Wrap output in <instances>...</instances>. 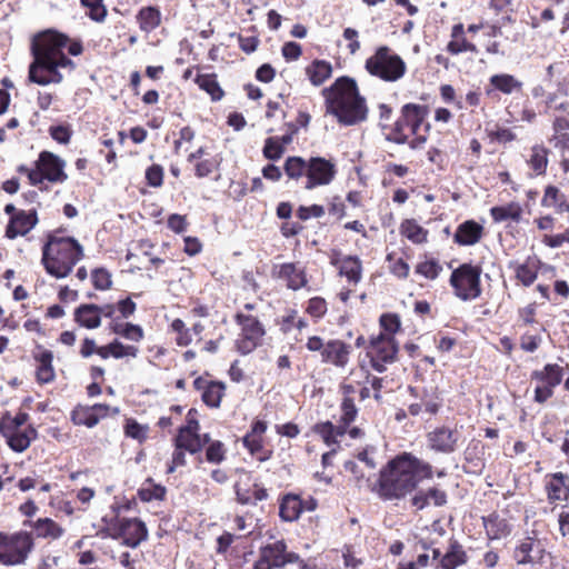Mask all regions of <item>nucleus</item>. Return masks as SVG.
Segmentation results:
<instances>
[{
	"label": "nucleus",
	"instance_id": "cd10ccee",
	"mask_svg": "<svg viewBox=\"0 0 569 569\" xmlns=\"http://www.w3.org/2000/svg\"><path fill=\"white\" fill-rule=\"evenodd\" d=\"M562 377L563 368L556 363H548L543 369L536 370L531 375L532 380H537L552 389L561 382Z\"/></svg>",
	"mask_w": 569,
	"mask_h": 569
},
{
	"label": "nucleus",
	"instance_id": "1a4fd4ad",
	"mask_svg": "<svg viewBox=\"0 0 569 569\" xmlns=\"http://www.w3.org/2000/svg\"><path fill=\"white\" fill-rule=\"evenodd\" d=\"M337 174L336 164L322 157H311L308 159L307 179L305 189L312 190L321 186H328Z\"/></svg>",
	"mask_w": 569,
	"mask_h": 569
},
{
	"label": "nucleus",
	"instance_id": "473e14b6",
	"mask_svg": "<svg viewBox=\"0 0 569 569\" xmlns=\"http://www.w3.org/2000/svg\"><path fill=\"white\" fill-rule=\"evenodd\" d=\"M490 84L505 94H511L522 89V82L508 73L493 74L489 79Z\"/></svg>",
	"mask_w": 569,
	"mask_h": 569
},
{
	"label": "nucleus",
	"instance_id": "3c124183",
	"mask_svg": "<svg viewBox=\"0 0 569 569\" xmlns=\"http://www.w3.org/2000/svg\"><path fill=\"white\" fill-rule=\"evenodd\" d=\"M83 7L89 9L88 16L91 20L102 22L107 16V9L103 6V0H80Z\"/></svg>",
	"mask_w": 569,
	"mask_h": 569
},
{
	"label": "nucleus",
	"instance_id": "f8f14e48",
	"mask_svg": "<svg viewBox=\"0 0 569 569\" xmlns=\"http://www.w3.org/2000/svg\"><path fill=\"white\" fill-rule=\"evenodd\" d=\"M461 440V432L456 427H437L427 435V441L430 449L446 455L455 452L460 447Z\"/></svg>",
	"mask_w": 569,
	"mask_h": 569
},
{
	"label": "nucleus",
	"instance_id": "864d4df0",
	"mask_svg": "<svg viewBox=\"0 0 569 569\" xmlns=\"http://www.w3.org/2000/svg\"><path fill=\"white\" fill-rule=\"evenodd\" d=\"M109 349H111V356L116 359H121L124 357L136 358L139 351L137 347L124 346L118 339H114L109 343Z\"/></svg>",
	"mask_w": 569,
	"mask_h": 569
},
{
	"label": "nucleus",
	"instance_id": "4468645a",
	"mask_svg": "<svg viewBox=\"0 0 569 569\" xmlns=\"http://www.w3.org/2000/svg\"><path fill=\"white\" fill-rule=\"evenodd\" d=\"M273 278L286 282L287 288L297 291L307 286V274L297 263L286 262L274 264L271 270Z\"/></svg>",
	"mask_w": 569,
	"mask_h": 569
},
{
	"label": "nucleus",
	"instance_id": "09e8293b",
	"mask_svg": "<svg viewBox=\"0 0 569 569\" xmlns=\"http://www.w3.org/2000/svg\"><path fill=\"white\" fill-rule=\"evenodd\" d=\"M442 271V266L436 260H425L416 266V272L426 279L435 280Z\"/></svg>",
	"mask_w": 569,
	"mask_h": 569
},
{
	"label": "nucleus",
	"instance_id": "774afa93",
	"mask_svg": "<svg viewBox=\"0 0 569 569\" xmlns=\"http://www.w3.org/2000/svg\"><path fill=\"white\" fill-rule=\"evenodd\" d=\"M282 56L287 61L297 60L301 56V46L297 42H286L282 47Z\"/></svg>",
	"mask_w": 569,
	"mask_h": 569
},
{
	"label": "nucleus",
	"instance_id": "39448f33",
	"mask_svg": "<svg viewBox=\"0 0 569 569\" xmlns=\"http://www.w3.org/2000/svg\"><path fill=\"white\" fill-rule=\"evenodd\" d=\"M365 68L369 74L386 82L398 81L407 70L402 58L387 46L378 47L376 52L366 60Z\"/></svg>",
	"mask_w": 569,
	"mask_h": 569
},
{
	"label": "nucleus",
	"instance_id": "b1692460",
	"mask_svg": "<svg viewBox=\"0 0 569 569\" xmlns=\"http://www.w3.org/2000/svg\"><path fill=\"white\" fill-rule=\"evenodd\" d=\"M546 490L550 501L567 500L569 497V477L562 472H556L548 477Z\"/></svg>",
	"mask_w": 569,
	"mask_h": 569
},
{
	"label": "nucleus",
	"instance_id": "c9c22d12",
	"mask_svg": "<svg viewBox=\"0 0 569 569\" xmlns=\"http://www.w3.org/2000/svg\"><path fill=\"white\" fill-rule=\"evenodd\" d=\"M283 171L289 179L299 180L307 179L308 160L301 157L292 156L286 159Z\"/></svg>",
	"mask_w": 569,
	"mask_h": 569
},
{
	"label": "nucleus",
	"instance_id": "e2e57ef3",
	"mask_svg": "<svg viewBox=\"0 0 569 569\" xmlns=\"http://www.w3.org/2000/svg\"><path fill=\"white\" fill-rule=\"evenodd\" d=\"M146 179L151 187H160L163 182V169L159 164H152L146 171Z\"/></svg>",
	"mask_w": 569,
	"mask_h": 569
},
{
	"label": "nucleus",
	"instance_id": "6ab92c4d",
	"mask_svg": "<svg viewBox=\"0 0 569 569\" xmlns=\"http://www.w3.org/2000/svg\"><path fill=\"white\" fill-rule=\"evenodd\" d=\"M38 222L37 212L31 210L29 212L19 211L11 217L7 229L6 236L9 239H14L18 236H24L28 233Z\"/></svg>",
	"mask_w": 569,
	"mask_h": 569
},
{
	"label": "nucleus",
	"instance_id": "412c9836",
	"mask_svg": "<svg viewBox=\"0 0 569 569\" xmlns=\"http://www.w3.org/2000/svg\"><path fill=\"white\" fill-rule=\"evenodd\" d=\"M398 352V345L392 336L380 333L371 340L369 355L379 357L382 362H393Z\"/></svg>",
	"mask_w": 569,
	"mask_h": 569
},
{
	"label": "nucleus",
	"instance_id": "dca6fc26",
	"mask_svg": "<svg viewBox=\"0 0 569 569\" xmlns=\"http://www.w3.org/2000/svg\"><path fill=\"white\" fill-rule=\"evenodd\" d=\"M287 545L283 540L266 545L259 550V558L253 565V569H274L284 566L283 552Z\"/></svg>",
	"mask_w": 569,
	"mask_h": 569
},
{
	"label": "nucleus",
	"instance_id": "ddd939ff",
	"mask_svg": "<svg viewBox=\"0 0 569 569\" xmlns=\"http://www.w3.org/2000/svg\"><path fill=\"white\" fill-rule=\"evenodd\" d=\"M34 164L41 172L42 181L47 179L50 182H63L68 178L63 170L64 161L52 152L42 151Z\"/></svg>",
	"mask_w": 569,
	"mask_h": 569
},
{
	"label": "nucleus",
	"instance_id": "9b49d317",
	"mask_svg": "<svg viewBox=\"0 0 569 569\" xmlns=\"http://www.w3.org/2000/svg\"><path fill=\"white\" fill-rule=\"evenodd\" d=\"M109 536L112 539L122 538V545L126 547L137 548L148 539V529L146 523L138 518H121L116 531Z\"/></svg>",
	"mask_w": 569,
	"mask_h": 569
},
{
	"label": "nucleus",
	"instance_id": "49530a36",
	"mask_svg": "<svg viewBox=\"0 0 569 569\" xmlns=\"http://www.w3.org/2000/svg\"><path fill=\"white\" fill-rule=\"evenodd\" d=\"M199 87L210 94L213 101H219L223 97V91L220 88L216 76L213 74H201L197 79Z\"/></svg>",
	"mask_w": 569,
	"mask_h": 569
},
{
	"label": "nucleus",
	"instance_id": "4d7b16f0",
	"mask_svg": "<svg viewBox=\"0 0 569 569\" xmlns=\"http://www.w3.org/2000/svg\"><path fill=\"white\" fill-rule=\"evenodd\" d=\"M49 133L58 143L68 144L72 136V130L69 126L59 124L51 126L49 128Z\"/></svg>",
	"mask_w": 569,
	"mask_h": 569
},
{
	"label": "nucleus",
	"instance_id": "f704fd0d",
	"mask_svg": "<svg viewBox=\"0 0 569 569\" xmlns=\"http://www.w3.org/2000/svg\"><path fill=\"white\" fill-rule=\"evenodd\" d=\"M483 526L490 539H500L510 533V527L505 519H500L497 515L483 518Z\"/></svg>",
	"mask_w": 569,
	"mask_h": 569
},
{
	"label": "nucleus",
	"instance_id": "37998d69",
	"mask_svg": "<svg viewBox=\"0 0 569 569\" xmlns=\"http://www.w3.org/2000/svg\"><path fill=\"white\" fill-rule=\"evenodd\" d=\"M223 391L224 385L222 382L211 381L206 386L202 392V400L207 406L218 408L220 406Z\"/></svg>",
	"mask_w": 569,
	"mask_h": 569
},
{
	"label": "nucleus",
	"instance_id": "aec40b11",
	"mask_svg": "<svg viewBox=\"0 0 569 569\" xmlns=\"http://www.w3.org/2000/svg\"><path fill=\"white\" fill-rule=\"evenodd\" d=\"M1 435L6 438L8 446L16 452H23L37 437V430L29 426L26 429L11 430L2 427Z\"/></svg>",
	"mask_w": 569,
	"mask_h": 569
},
{
	"label": "nucleus",
	"instance_id": "c756f323",
	"mask_svg": "<svg viewBox=\"0 0 569 569\" xmlns=\"http://www.w3.org/2000/svg\"><path fill=\"white\" fill-rule=\"evenodd\" d=\"M303 510L300 498L296 495H286L279 507V516L282 520L291 522L299 518Z\"/></svg>",
	"mask_w": 569,
	"mask_h": 569
},
{
	"label": "nucleus",
	"instance_id": "79ce46f5",
	"mask_svg": "<svg viewBox=\"0 0 569 569\" xmlns=\"http://www.w3.org/2000/svg\"><path fill=\"white\" fill-rule=\"evenodd\" d=\"M176 447L182 448L186 451L190 453H197L199 452L202 447V440L199 433H192V432H184V433H178V436L174 439Z\"/></svg>",
	"mask_w": 569,
	"mask_h": 569
},
{
	"label": "nucleus",
	"instance_id": "2eb2a0df",
	"mask_svg": "<svg viewBox=\"0 0 569 569\" xmlns=\"http://www.w3.org/2000/svg\"><path fill=\"white\" fill-rule=\"evenodd\" d=\"M234 491L237 501L241 505H256L268 498L267 490L253 482L248 473H243L234 483Z\"/></svg>",
	"mask_w": 569,
	"mask_h": 569
},
{
	"label": "nucleus",
	"instance_id": "bb28decb",
	"mask_svg": "<svg viewBox=\"0 0 569 569\" xmlns=\"http://www.w3.org/2000/svg\"><path fill=\"white\" fill-rule=\"evenodd\" d=\"M541 556L539 545L532 538H526L515 549L513 558L519 565L535 563Z\"/></svg>",
	"mask_w": 569,
	"mask_h": 569
},
{
	"label": "nucleus",
	"instance_id": "ea45409f",
	"mask_svg": "<svg viewBox=\"0 0 569 569\" xmlns=\"http://www.w3.org/2000/svg\"><path fill=\"white\" fill-rule=\"evenodd\" d=\"M166 488L153 482L151 478L139 489L138 496L141 501L150 502L152 500H163L166 497Z\"/></svg>",
	"mask_w": 569,
	"mask_h": 569
},
{
	"label": "nucleus",
	"instance_id": "f257e3e1",
	"mask_svg": "<svg viewBox=\"0 0 569 569\" xmlns=\"http://www.w3.org/2000/svg\"><path fill=\"white\" fill-rule=\"evenodd\" d=\"M68 42L69 38L57 31H46L33 40V61L29 66L28 74L31 82L40 86L60 83L63 80L61 69L73 71L74 62L63 53Z\"/></svg>",
	"mask_w": 569,
	"mask_h": 569
},
{
	"label": "nucleus",
	"instance_id": "0eeeda50",
	"mask_svg": "<svg viewBox=\"0 0 569 569\" xmlns=\"http://www.w3.org/2000/svg\"><path fill=\"white\" fill-rule=\"evenodd\" d=\"M481 268L471 263H462L455 269L450 277V284L455 295L462 301L475 300L481 295Z\"/></svg>",
	"mask_w": 569,
	"mask_h": 569
},
{
	"label": "nucleus",
	"instance_id": "6e6d98bb",
	"mask_svg": "<svg viewBox=\"0 0 569 569\" xmlns=\"http://www.w3.org/2000/svg\"><path fill=\"white\" fill-rule=\"evenodd\" d=\"M92 283L97 290H107L111 287L112 280L110 272L104 268H98L92 271Z\"/></svg>",
	"mask_w": 569,
	"mask_h": 569
},
{
	"label": "nucleus",
	"instance_id": "a19ab883",
	"mask_svg": "<svg viewBox=\"0 0 569 569\" xmlns=\"http://www.w3.org/2000/svg\"><path fill=\"white\" fill-rule=\"evenodd\" d=\"M341 276H345L351 282H359L361 279V262L357 257H346L339 268Z\"/></svg>",
	"mask_w": 569,
	"mask_h": 569
},
{
	"label": "nucleus",
	"instance_id": "69168bd1",
	"mask_svg": "<svg viewBox=\"0 0 569 569\" xmlns=\"http://www.w3.org/2000/svg\"><path fill=\"white\" fill-rule=\"evenodd\" d=\"M243 446L250 451L251 455L259 453L263 448L262 438L247 433L242 439Z\"/></svg>",
	"mask_w": 569,
	"mask_h": 569
},
{
	"label": "nucleus",
	"instance_id": "c03bdc74",
	"mask_svg": "<svg viewBox=\"0 0 569 569\" xmlns=\"http://www.w3.org/2000/svg\"><path fill=\"white\" fill-rule=\"evenodd\" d=\"M536 174H543L548 166V150L543 146H533L528 161Z\"/></svg>",
	"mask_w": 569,
	"mask_h": 569
},
{
	"label": "nucleus",
	"instance_id": "5701e85b",
	"mask_svg": "<svg viewBox=\"0 0 569 569\" xmlns=\"http://www.w3.org/2000/svg\"><path fill=\"white\" fill-rule=\"evenodd\" d=\"M482 226L473 220H467L458 226L453 240L460 246H472L482 237Z\"/></svg>",
	"mask_w": 569,
	"mask_h": 569
},
{
	"label": "nucleus",
	"instance_id": "6e6552de",
	"mask_svg": "<svg viewBox=\"0 0 569 569\" xmlns=\"http://www.w3.org/2000/svg\"><path fill=\"white\" fill-rule=\"evenodd\" d=\"M236 322L241 327V333L237 340V349L240 353L248 355L261 343L266 333L264 328L256 317L241 312L236 315Z\"/></svg>",
	"mask_w": 569,
	"mask_h": 569
},
{
	"label": "nucleus",
	"instance_id": "4c0bfd02",
	"mask_svg": "<svg viewBox=\"0 0 569 569\" xmlns=\"http://www.w3.org/2000/svg\"><path fill=\"white\" fill-rule=\"evenodd\" d=\"M313 431L319 435L328 446L337 443V437L346 433L345 427H336L330 421L317 423L313 427Z\"/></svg>",
	"mask_w": 569,
	"mask_h": 569
},
{
	"label": "nucleus",
	"instance_id": "13d9d810",
	"mask_svg": "<svg viewBox=\"0 0 569 569\" xmlns=\"http://www.w3.org/2000/svg\"><path fill=\"white\" fill-rule=\"evenodd\" d=\"M219 163L220 162L216 157L198 162L194 167L196 176L198 178L208 177L219 167Z\"/></svg>",
	"mask_w": 569,
	"mask_h": 569
},
{
	"label": "nucleus",
	"instance_id": "338daca9",
	"mask_svg": "<svg viewBox=\"0 0 569 569\" xmlns=\"http://www.w3.org/2000/svg\"><path fill=\"white\" fill-rule=\"evenodd\" d=\"M325 214V209L322 206L312 204L310 207H300L298 209V217L301 220H308L311 217L320 218Z\"/></svg>",
	"mask_w": 569,
	"mask_h": 569
},
{
	"label": "nucleus",
	"instance_id": "7ed1b4c3",
	"mask_svg": "<svg viewBox=\"0 0 569 569\" xmlns=\"http://www.w3.org/2000/svg\"><path fill=\"white\" fill-rule=\"evenodd\" d=\"M327 113L337 118L342 126L363 122L368 116L366 99L360 96L357 82L349 77L338 78L322 90Z\"/></svg>",
	"mask_w": 569,
	"mask_h": 569
},
{
	"label": "nucleus",
	"instance_id": "5fc2aeb1",
	"mask_svg": "<svg viewBox=\"0 0 569 569\" xmlns=\"http://www.w3.org/2000/svg\"><path fill=\"white\" fill-rule=\"evenodd\" d=\"M226 458L224 446L221 441H212L206 450V459L211 463H220Z\"/></svg>",
	"mask_w": 569,
	"mask_h": 569
},
{
	"label": "nucleus",
	"instance_id": "680f3d73",
	"mask_svg": "<svg viewBox=\"0 0 569 569\" xmlns=\"http://www.w3.org/2000/svg\"><path fill=\"white\" fill-rule=\"evenodd\" d=\"M447 50L451 54H459L466 51L478 52L477 47L463 38L460 40H451L447 46Z\"/></svg>",
	"mask_w": 569,
	"mask_h": 569
},
{
	"label": "nucleus",
	"instance_id": "de8ad7c7",
	"mask_svg": "<svg viewBox=\"0 0 569 569\" xmlns=\"http://www.w3.org/2000/svg\"><path fill=\"white\" fill-rule=\"evenodd\" d=\"M112 331L131 341H140L143 338V331L140 326L133 323H113Z\"/></svg>",
	"mask_w": 569,
	"mask_h": 569
},
{
	"label": "nucleus",
	"instance_id": "9d476101",
	"mask_svg": "<svg viewBox=\"0 0 569 569\" xmlns=\"http://www.w3.org/2000/svg\"><path fill=\"white\" fill-rule=\"evenodd\" d=\"M32 549L33 539L31 533L21 531L7 536L3 565L17 566L24 563Z\"/></svg>",
	"mask_w": 569,
	"mask_h": 569
},
{
	"label": "nucleus",
	"instance_id": "0e129e2a",
	"mask_svg": "<svg viewBox=\"0 0 569 569\" xmlns=\"http://www.w3.org/2000/svg\"><path fill=\"white\" fill-rule=\"evenodd\" d=\"M517 279L526 287L532 284L537 278V272L527 264H520L516 270Z\"/></svg>",
	"mask_w": 569,
	"mask_h": 569
},
{
	"label": "nucleus",
	"instance_id": "a211bd4d",
	"mask_svg": "<svg viewBox=\"0 0 569 569\" xmlns=\"http://www.w3.org/2000/svg\"><path fill=\"white\" fill-rule=\"evenodd\" d=\"M350 346L341 340L332 339L326 342V348L321 356L323 363L345 368L349 361Z\"/></svg>",
	"mask_w": 569,
	"mask_h": 569
},
{
	"label": "nucleus",
	"instance_id": "58836bf2",
	"mask_svg": "<svg viewBox=\"0 0 569 569\" xmlns=\"http://www.w3.org/2000/svg\"><path fill=\"white\" fill-rule=\"evenodd\" d=\"M400 232L413 243H422L427 240V230L413 219L405 220L400 226Z\"/></svg>",
	"mask_w": 569,
	"mask_h": 569
},
{
	"label": "nucleus",
	"instance_id": "2f4dec72",
	"mask_svg": "<svg viewBox=\"0 0 569 569\" xmlns=\"http://www.w3.org/2000/svg\"><path fill=\"white\" fill-rule=\"evenodd\" d=\"M331 63L325 60H315L306 68V74L313 86L322 84L331 77Z\"/></svg>",
	"mask_w": 569,
	"mask_h": 569
},
{
	"label": "nucleus",
	"instance_id": "a18cd8bd",
	"mask_svg": "<svg viewBox=\"0 0 569 569\" xmlns=\"http://www.w3.org/2000/svg\"><path fill=\"white\" fill-rule=\"evenodd\" d=\"M71 420L74 425L92 428L98 425L97 416L92 413L89 406H78L71 413Z\"/></svg>",
	"mask_w": 569,
	"mask_h": 569
},
{
	"label": "nucleus",
	"instance_id": "20e7f679",
	"mask_svg": "<svg viewBox=\"0 0 569 569\" xmlns=\"http://www.w3.org/2000/svg\"><path fill=\"white\" fill-rule=\"evenodd\" d=\"M82 257V246L71 237L49 234L42 249V263L46 271L58 279L70 274Z\"/></svg>",
	"mask_w": 569,
	"mask_h": 569
},
{
	"label": "nucleus",
	"instance_id": "e433bc0d",
	"mask_svg": "<svg viewBox=\"0 0 569 569\" xmlns=\"http://www.w3.org/2000/svg\"><path fill=\"white\" fill-rule=\"evenodd\" d=\"M33 529L38 537L51 539H58L64 532V530L50 518L38 519L33 525Z\"/></svg>",
	"mask_w": 569,
	"mask_h": 569
},
{
	"label": "nucleus",
	"instance_id": "8fccbe9b",
	"mask_svg": "<svg viewBox=\"0 0 569 569\" xmlns=\"http://www.w3.org/2000/svg\"><path fill=\"white\" fill-rule=\"evenodd\" d=\"M284 151L286 149L280 144L278 137H270L266 139L262 150L266 159L277 161L283 156Z\"/></svg>",
	"mask_w": 569,
	"mask_h": 569
},
{
	"label": "nucleus",
	"instance_id": "603ef678",
	"mask_svg": "<svg viewBox=\"0 0 569 569\" xmlns=\"http://www.w3.org/2000/svg\"><path fill=\"white\" fill-rule=\"evenodd\" d=\"M357 415L358 409L355 405L353 399L350 397H345L341 403V427H345V429L347 430V427L355 421Z\"/></svg>",
	"mask_w": 569,
	"mask_h": 569
},
{
	"label": "nucleus",
	"instance_id": "c85d7f7f",
	"mask_svg": "<svg viewBox=\"0 0 569 569\" xmlns=\"http://www.w3.org/2000/svg\"><path fill=\"white\" fill-rule=\"evenodd\" d=\"M74 321L87 329H96L101 325L97 305L83 303L74 310Z\"/></svg>",
	"mask_w": 569,
	"mask_h": 569
},
{
	"label": "nucleus",
	"instance_id": "052dcab7",
	"mask_svg": "<svg viewBox=\"0 0 569 569\" xmlns=\"http://www.w3.org/2000/svg\"><path fill=\"white\" fill-rule=\"evenodd\" d=\"M307 311L315 318H322L327 312V302L323 298L313 297L309 300Z\"/></svg>",
	"mask_w": 569,
	"mask_h": 569
},
{
	"label": "nucleus",
	"instance_id": "7c9ffc66",
	"mask_svg": "<svg viewBox=\"0 0 569 569\" xmlns=\"http://www.w3.org/2000/svg\"><path fill=\"white\" fill-rule=\"evenodd\" d=\"M467 562V555L461 545L452 541L440 559L441 569H457L459 566Z\"/></svg>",
	"mask_w": 569,
	"mask_h": 569
},
{
	"label": "nucleus",
	"instance_id": "a878e982",
	"mask_svg": "<svg viewBox=\"0 0 569 569\" xmlns=\"http://www.w3.org/2000/svg\"><path fill=\"white\" fill-rule=\"evenodd\" d=\"M136 19L140 30L150 33L160 26L162 14L158 7L148 6L138 11Z\"/></svg>",
	"mask_w": 569,
	"mask_h": 569
},
{
	"label": "nucleus",
	"instance_id": "72a5a7b5",
	"mask_svg": "<svg viewBox=\"0 0 569 569\" xmlns=\"http://www.w3.org/2000/svg\"><path fill=\"white\" fill-rule=\"evenodd\" d=\"M522 209L517 202H510L507 206H497L490 209L491 218L495 222L512 220L518 222L521 218Z\"/></svg>",
	"mask_w": 569,
	"mask_h": 569
},
{
	"label": "nucleus",
	"instance_id": "4be33fe9",
	"mask_svg": "<svg viewBox=\"0 0 569 569\" xmlns=\"http://www.w3.org/2000/svg\"><path fill=\"white\" fill-rule=\"evenodd\" d=\"M447 503V493L436 487L428 490H419L411 498V505L418 510L433 505L435 507H442Z\"/></svg>",
	"mask_w": 569,
	"mask_h": 569
},
{
	"label": "nucleus",
	"instance_id": "f3484780",
	"mask_svg": "<svg viewBox=\"0 0 569 569\" xmlns=\"http://www.w3.org/2000/svg\"><path fill=\"white\" fill-rule=\"evenodd\" d=\"M568 93V88L565 82H559L556 92L546 94L545 100L541 102L543 109L540 110V113L553 117L559 114L569 116V101L566 99Z\"/></svg>",
	"mask_w": 569,
	"mask_h": 569
},
{
	"label": "nucleus",
	"instance_id": "f03ea898",
	"mask_svg": "<svg viewBox=\"0 0 569 569\" xmlns=\"http://www.w3.org/2000/svg\"><path fill=\"white\" fill-rule=\"evenodd\" d=\"M432 476L430 463L403 452L380 470L377 491L386 500L402 499L415 491L423 479H431Z\"/></svg>",
	"mask_w": 569,
	"mask_h": 569
},
{
	"label": "nucleus",
	"instance_id": "393cba45",
	"mask_svg": "<svg viewBox=\"0 0 569 569\" xmlns=\"http://www.w3.org/2000/svg\"><path fill=\"white\" fill-rule=\"evenodd\" d=\"M37 367V380L40 383H49L53 381L56 375L52 367L53 355L50 350L38 347V351L33 355Z\"/></svg>",
	"mask_w": 569,
	"mask_h": 569
},
{
	"label": "nucleus",
	"instance_id": "423d86ee",
	"mask_svg": "<svg viewBox=\"0 0 569 569\" xmlns=\"http://www.w3.org/2000/svg\"><path fill=\"white\" fill-rule=\"evenodd\" d=\"M428 116V107L417 103H407L401 108V116L395 122L393 128L387 136V140L397 144H403L408 142L409 134L406 133V129H409L411 134H418L421 127L425 126V130H429V123H425Z\"/></svg>",
	"mask_w": 569,
	"mask_h": 569
},
{
	"label": "nucleus",
	"instance_id": "bf43d9fd",
	"mask_svg": "<svg viewBox=\"0 0 569 569\" xmlns=\"http://www.w3.org/2000/svg\"><path fill=\"white\" fill-rule=\"evenodd\" d=\"M380 326L391 336L400 329V319L395 313H385L380 317Z\"/></svg>",
	"mask_w": 569,
	"mask_h": 569
}]
</instances>
